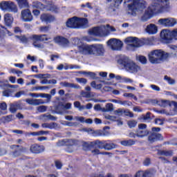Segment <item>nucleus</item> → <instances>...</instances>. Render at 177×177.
Wrapping results in <instances>:
<instances>
[{
	"instance_id": "nucleus-1",
	"label": "nucleus",
	"mask_w": 177,
	"mask_h": 177,
	"mask_svg": "<svg viewBox=\"0 0 177 177\" xmlns=\"http://www.w3.org/2000/svg\"><path fill=\"white\" fill-rule=\"evenodd\" d=\"M151 4L146 8L145 3H140V0H125L124 3L133 16H136L138 12L145 9L144 14L141 17V21H147L153 17V15L166 13L171 10V2L169 0H151Z\"/></svg>"
},
{
	"instance_id": "nucleus-2",
	"label": "nucleus",
	"mask_w": 177,
	"mask_h": 177,
	"mask_svg": "<svg viewBox=\"0 0 177 177\" xmlns=\"http://www.w3.org/2000/svg\"><path fill=\"white\" fill-rule=\"evenodd\" d=\"M72 44L76 46L77 52L82 55H103L104 53V47L103 44H93L88 46L82 44L81 39H73Z\"/></svg>"
},
{
	"instance_id": "nucleus-3",
	"label": "nucleus",
	"mask_w": 177,
	"mask_h": 177,
	"mask_svg": "<svg viewBox=\"0 0 177 177\" xmlns=\"http://www.w3.org/2000/svg\"><path fill=\"white\" fill-rule=\"evenodd\" d=\"M148 56L150 63L152 64H158V63H161L162 60L169 59V57L172 56V53H167L164 51V50L159 49L151 51Z\"/></svg>"
},
{
	"instance_id": "nucleus-4",
	"label": "nucleus",
	"mask_w": 177,
	"mask_h": 177,
	"mask_svg": "<svg viewBox=\"0 0 177 177\" xmlns=\"http://www.w3.org/2000/svg\"><path fill=\"white\" fill-rule=\"evenodd\" d=\"M66 24V27L69 28H85L88 27V19L86 18L73 17L69 19Z\"/></svg>"
},
{
	"instance_id": "nucleus-5",
	"label": "nucleus",
	"mask_w": 177,
	"mask_h": 177,
	"mask_svg": "<svg viewBox=\"0 0 177 177\" xmlns=\"http://www.w3.org/2000/svg\"><path fill=\"white\" fill-rule=\"evenodd\" d=\"M119 62H121V64L124 66L127 71L131 74H138V73L142 71V68L128 57H124Z\"/></svg>"
},
{
	"instance_id": "nucleus-6",
	"label": "nucleus",
	"mask_w": 177,
	"mask_h": 177,
	"mask_svg": "<svg viewBox=\"0 0 177 177\" xmlns=\"http://www.w3.org/2000/svg\"><path fill=\"white\" fill-rule=\"evenodd\" d=\"M160 38L165 44H172L174 41H177V28L164 29L160 32Z\"/></svg>"
},
{
	"instance_id": "nucleus-7",
	"label": "nucleus",
	"mask_w": 177,
	"mask_h": 177,
	"mask_svg": "<svg viewBox=\"0 0 177 177\" xmlns=\"http://www.w3.org/2000/svg\"><path fill=\"white\" fill-rule=\"evenodd\" d=\"M45 5L42 3L36 1L33 3V8H37V9H41V10H49L50 12H55L57 13L59 12V8L52 3V0H42Z\"/></svg>"
},
{
	"instance_id": "nucleus-8",
	"label": "nucleus",
	"mask_w": 177,
	"mask_h": 177,
	"mask_svg": "<svg viewBox=\"0 0 177 177\" xmlns=\"http://www.w3.org/2000/svg\"><path fill=\"white\" fill-rule=\"evenodd\" d=\"M124 44L127 45L128 49L132 50L133 48H140L143 45L146 44V40L145 39H139L138 37H129L125 39Z\"/></svg>"
},
{
	"instance_id": "nucleus-9",
	"label": "nucleus",
	"mask_w": 177,
	"mask_h": 177,
	"mask_svg": "<svg viewBox=\"0 0 177 177\" xmlns=\"http://www.w3.org/2000/svg\"><path fill=\"white\" fill-rule=\"evenodd\" d=\"M0 9L3 12H12V13H17L19 8L17 5L11 1H3L0 3Z\"/></svg>"
},
{
	"instance_id": "nucleus-10",
	"label": "nucleus",
	"mask_w": 177,
	"mask_h": 177,
	"mask_svg": "<svg viewBox=\"0 0 177 177\" xmlns=\"http://www.w3.org/2000/svg\"><path fill=\"white\" fill-rule=\"evenodd\" d=\"M88 34L94 35V37H107L109 35V29L106 28V26L102 25L93 28L88 31Z\"/></svg>"
},
{
	"instance_id": "nucleus-11",
	"label": "nucleus",
	"mask_w": 177,
	"mask_h": 177,
	"mask_svg": "<svg viewBox=\"0 0 177 177\" xmlns=\"http://www.w3.org/2000/svg\"><path fill=\"white\" fill-rule=\"evenodd\" d=\"M158 23L160 26L169 28L176 26L177 20L174 17L163 18L158 19Z\"/></svg>"
},
{
	"instance_id": "nucleus-12",
	"label": "nucleus",
	"mask_w": 177,
	"mask_h": 177,
	"mask_svg": "<svg viewBox=\"0 0 177 177\" xmlns=\"http://www.w3.org/2000/svg\"><path fill=\"white\" fill-rule=\"evenodd\" d=\"M107 44L112 50H121L122 48V41L117 39H111L107 41Z\"/></svg>"
},
{
	"instance_id": "nucleus-13",
	"label": "nucleus",
	"mask_w": 177,
	"mask_h": 177,
	"mask_svg": "<svg viewBox=\"0 0 177 177\" xmlns=\"http://www.w3.org/2000/svg\"><path fill=\"white\" fill-rule=\"evenodd\" d=\"M146 128H147V125L145 124H138V129L136 130L137 138L143 139V138H146L149 135V131Z\"/></svg>"
},
{
	"instance_id": "nucleus-14",
	"label": "nucleus",
	"mask_w": 177,
	"mask_h": 177,
	"mask_svg": "<svg viewBox=\"0 0 177 177\" xmlns=\"http://www.w3.org/2000/svg\"><path fill=\"white\" fill-rule=\"evenodd\" d=\"M122 3V0H107V5L110 12H115Z\"/></svg>"
},
{
	"instance_id": "nucleus-15",
	"label": "nucleus",
	"mask_w": 177,
	"mask_h": 177,
	"mask_svg": "<svg viewBox=\"0 0 177 177\" xmlns=\"http://www.w3.org/2000/svg\"><path fill=\"white\" fill-rule=\"evenodd\" d=\"M21 17L24 21H32L33 17L31 11L29 9L23 10L21 12Z\"/></svg>"
},
{
	"instance_id": "nucleus-16",
	"label": "nucleus",
	"mask_w": 177,
	"mask_h": 177,
	"mask_svg": "<svg viewBox=\"0 0 177 177\" xmlns=\"http://www.w3.org/2000/svg\"><path fill=\"white\" fill-rule=\"evenodd\" d=\"M102 145L103 143L99 140L90 142H85L83 145L84 150H89L91 147H97L98 149H102Z\"/></svg>"
},
{
	"instance_id": "nucleus-17",
	"label": "nucleus",
	"mask_w": 177,
	"mask_h": 177,
	"mask_svg": "<svg viewBox=\"0 0 177 177\" xmlns=\"http://www.w3.org/2000/svg\"><path fill=\"white\" fill-rule=\"evenodd\" d=\"M54 41L55 44H57L59 46H62V48H66V46H68V45H70L68 39L61 36L55 37Z\"/></svg>"
},
{
	"instance_id": "nucleus-18",
	"label": "nucleus",
	"mask_w": 177,
	"mask_h": 177,
	"mask_svg": "<svg viewBox=\"0 0 177 177\" xmlns=\"http://www.w3.org/2000/svg\"><path fill=\"white\" fill-rule=\"evenodd\" d=\"M145 31L149 35H154L158 32V27L154 24H150L146 27Z\"/></svg>"
},
{
	"instance_id": "nucleus-19",
	"label": "nucleus",
	"mask_w": 177,
	"mask_h": 177,
	"mask_svg": "<svg viewBox=\"0 0 177 177\" xmlns=\"http://www.w3.org/2000/svg\"><path fill=\"white\" fill-rule=\"evenodd\" d=\"M17 110H21V105L20 102H14L10 104L9 105V111L12 114L17 113Z\"/></svg>"
},
{
	"instance_id": "nucleus-20",
	"label": "nucleus",
	"mask_w": 177,
	"mask_h": 177,
	"mask_svg": "<svg viewBox=\"0 0 177 177\" xmlns=\"http://www.w3.org/2000/svg\"><path fill=\"white\" fill-rule=\"evenodd\" d=\"M30 151L35 154H39V153L45 151V147L44 145L34 144L30 147Z\"/></svg>"
},
{
	"instance_id": "nucleus-21",
	"label": "nucleus",
	"mask_w": 177,
	"mask_h": 177,
	"mask_svg": "<svg viewBox=\"0 0 177 177\" xmlns=\"http://www.w3.org/2000/svg\"><path fill=\"white\" fill-rule=\"evenodd\" d=\"M32 41H40V42H45V41H49L50 37L47 36V35H33L31 37Z\"/></svg>"
},
{
	"instance_id": "nucleus-22",
	"label": "nucleus",
	"mask_w": 177,
	"mask_h": 177,
	"mask_svg": "<svg viewBox=\"0 0 177 177\" xmlns=\"http://www.w3.org/2000/svg\"><path fill=\"white\" fill-rule=\"evenodd\" d=\"M26 103L30 106H39V104H45V102L42 99H26Z\"/></svg>"
},
{
	"instance_id": "nucleus-23",
	"label": "nucleus",
	"mask_w": 177,
	"mask_h": 177,
	"mask_svg": "<svg viewBox=\"0 0 177 177\" xmlns=\"http://www.w3.org/2000/svg\"><path fill=\"white\" fill-rule=\"evenodd\" d=\"M3 20L6 26L10 27L13 23V16H12V14L6 13L3 16Z\"/></svg>"
},
{
	"instance_id": "nucleus-24",
	"label": "nucleus",
	"mask_w": 177,
	"mask_h": 177,
	"mask_svg": "<svg viewBox=\"0 0 177 177\" xmlns=\"http://www.w3.org/2000/svg\"><path fill=\"white\" fill-rule=\"evenodd\" d=\"M149 140L151 143L153 142H157V140H162V136L158 133H152L149 136Z\"/></svg>"
},
{
	"instance_id": "nucleus-25",
	"label": "nucleus",
	"mask_w": 177,
	"mask_h": 177,
	"mask_svg": "<svg viewBox=\"0 0 177 177\" xmlns=\"http://www.w3.org/2000/svg\"><path fill=\"white\" fill-rule=\"evenodd\" d=\"M40 19L41 21H44V23H52V21H55V17L49 14H42Z\"/></svg>"
},
{
	"instance_id": "nucleus-26",
	"label": "nucleus",
	"mask_w": 177,
	"mask_h": 177,
	"mask_svg": "<svg viewBox=\"0 0 177 177\" xmlns=\"http://www.w3.org/2000/svg\"><path fill=\"white\" fill-rule=\"evenodd\" d=\"M60 86H64L65 88H73V89H82V87L80 85L74 83H68L67 82H61Z\"/></svg>"
},
{
	"instance_id": "nucleus-27",
	"label": "nucleus",
	"mask_w": 177,
	"mask_h": 177,
	"mask_svg": "<svg viewBox=\"0 0 177 177\" xmlns=\"http://www.w3.org/2000/svg\"><path fill=\"white\" fill-rule=\"evenodd\" d=\"M19 9H24V8H30L28 0H16Z\"/></svg>"
},
{
	"instance_id": "nucleus-28",
	"label": "nucleus",
	"mask_w": 177,
	"mask_h": 177,
	"mask_svg": "<svg viewBox=\"0 0 177 177\" xmlns=\"http://www.w3.org/2000/svg\"><path fill=\"white\" fill-rule=\"evenodd\" d=\"M74 143V141L73 140H62L59 141L57 145V146H68L69 145L72 146V145Z\"/></svg>"
},
{
	"instance_id": "nucleus-29",
	"label": "nucleus",
	"mask_w": 177,
	"mask_h": 177,
	"mask_svg": "<svg viewBox=\"0 0 177 177\" xmlns=\"http://www.w3.org/2000/svg\"><path fill=\"white\" fill-rule=\"evenodd\" d=\"M41 120H44V121H48V120H50V121H56V120H57V118L49 113H46L41 115Z\"/></svg>"
},
{
	"instance_id": "nucleus-30",
	"label": "nucleus",
	"mask_w": 177,
	"mask_h": 177,
	"mask_svg": "<svg viewBox=\"0 0 177 177\" xmlns=\"http://www.w3.org/2000/svg\"><path fill=\"white\" fill-rule=\"evenodd\" d=\"M156 104L160 107H167V106H171V101L167 100H160L156 101Z\"/></svg>"
},
{
	"instance_id": "nucleus-31",
	"label": "nucleus",
	"mask_w": 177,
	"mask_h": 177,
	"mask_svg": "<svg viewBox=\"0 0 177 177\" xmlns=\"http://www.w3.org/2000/svg\"><path fill=\"white\" fill-rule=\"evenodd\" d=\"M135 143H136L135 140L131 139L120 141V145H122V146H125V147L133 146Z\"/></svg>"
},
{
	"instance_id": "nucleus-32",
	"label": "nucleus",
	"mask_w": 177,
	"mask_h": 177,
	"mask_svg": "<svg viewBox=\"0 0 177 177\" xmlns=\"http://www.w3.org/2000/svg\"><path fill=\"white\" fill-rule=\"evenodd\" d=\"M42 128H48V129H55L57 128V123H44L41 124Z\"/></svg>"
},
{
	"instance_id": "nucleus-33",
	"label": "nucleus",
	"mask_w": 177,
	"mask_h": 177,
	"mask_svg": "<svg viewBox=\"0 0 177 177\" xmlns=\"http://www.w3.org/2000/svg\"><path fill=\"white\" fill-rule=\"evenodd\" d=\"M19 147H20V146H19V145L10 146V149H12V150H16L12 153L13 157H19V156H20L21 154V150H17V149H19Z\"/></svg>"
},
{
	"instance_id": "nucleus-34",
	"label": "nucleus",
	"mask_w": 177,
	"mask_h": 177,
	"mask_svg": "<svg viewBox=\"0 0 177 177\" xmlns=\"http://www.w3.org/2000/svg\"><path fill=\"white\" fill-rule=\"evenodd\" d=\"M116 147L117 145L113 142L105 143L103 145V149H104V150H113V149H116Z\"/></svg>"
},
{
	"instance_id": "nucleus-35",
	"label": "nucleus",
	"mask_w": 177,
	"mask_h": 177,
	"mask_svg": "<svg viewBox=\"0 0 177 177\" xmlns=\"http://www.w3.org/2000/svg\"><path fill=\"white\" fill-rule=\"evenodd\" d=\"M171 104H172L174 106L173 109L169 111V115H176L177 114V102L175 101H171Z\"/></svg>"
},
{
	"instance_id": "nucleus-36",
	"label": "nucleus",
	"mask_w": 177,
	"mask_h": 177,
	"mask_svg": "<svg viewBox=\"0 0 177 177\" xmlns=\"http://www.w3.org/2000/svg\"><path fill=\"white\" fill-rule=\"evenodd\" d=\"M113 104L107 103L105 107L102 108V111H103L104 113H107L109 111H113Z\"/></svg>"
},
{
	"instance_id": "nucleus-37",
	"label": "nucleus",
	"mask_w": 177,
	"mask_h": 177,
	"mask_svg": "<svg viewBox=\"0 0 177 177\" xmlns=\"http://www.w3.org/2000/svg\"><path fill=\"white\" fill-rule=\"evenodd\" d=\"M12 117H13V115H12L3 116V117L1 118L0 121H1V122H3V124H6V123L10 122V121H12Z\"/></svg>"
},
{
	"instance_id": "nucleus-38",
	"label": "nucleus",
	"mask_w": 177,
	"mask_h": 177,
	"mask_svg": "<svg viewBox=\"0 0 177 177\" xmlns=\"http://www.w3.org/2000/svg\"><path fill=\"white\" fill-rule=\"evenodd\" d=\"M156 171L153 170H147L144 171V177H155Z\"/></svg>"
},
{
	"instance_id": "nucleus-39",
	"label": "nucleus",
	"mask_w": 177,
	"mask_h": 177,
	"mask_svg": "<svg viewBox=\"0 0 177 177\" xmlns=\"http://www.w3.org/2000/svg\"><path fill=\"white\" fill-rule=\"evenodd\" d=\"M136 59L142 64H146L147 63V58L143 55H138Z\"/></svg>"
},
{
	"instance_id": "nucleus-40",
	"label": "nucleus",
	"mask_w": 177,
	"mask_h": 177,
	"mask_svg": "<svg viewBox=\"0 0 177 177\" xmlns=\"http://www.w3.org/2000/svg\"><path fill=\"white\" fill-rule=\"evenodd\" d=\"M164 80L165 81H167L169 85H175L176 84L175 80L172 79L170 77H168L167 75L165 76Z\"/></svg>"
},
{
	"instance_id": "nucleus-41",
	"label": "nucleus",
	"mask_w": 177,
	"mask_h": 177,
	"mask_svg": "<svg viewBox=\"0 0 177 177\" xmlns=\"http://www.w3.org/2000/svg\"><path fill=\"white\" fill-rule=\"evenodd\" d=\"M35 78H38L39 80H42L44 78H50V75L49 74H38L33 75Z\"/></svg>"
},
{
	"instance_id": "nucleus-42",
	"label": "nucleus",
	"mask_w": 177,
	"mask_h": 177,
	"mask_svg": "<svg viewBox=\"0 0 177 177\" xmlns=\"http://www.w3.org/2000/svg\"><path fill=\"white\" fill-rule=\"evenodd\" d=\"M33 41V46L35 48H37V49H44V44L41 43H38L39 40H32Z\"/></svg>"
},
{
	"instance_id": "nucleus-43",
	"label": "nucleus",
	"mask_w": 177,
	"mask_h": 177,
	"mask_svg": "<svg viewBox=\"0 0 177 177\" xmlns=\"http://www.w3.org/2000/svg\"><path fill=\"white\" fill-rule=\"evenodd\" d=\"M120 82H121L122 84H132V82H133V80L131 78L122 77V80L120 81Z\"/></svg>"
},
{
	"instance_id": "nucleus-44",
	"label": "nucleus",
	"mask_w": 177,
	"mask_h": 177,
	"mask_svg": "<svg viewBox=\"0 0 177 177\" xmlns=\"http://www.w3.org/2000/svg\"><path fill=\"white\" fill-rule=\"evenodd\" d=\"M37 110L39 113H45L48 110V106L45 105H41L37 107Z\"/></svg>"
},
{
	"instance_id": "nucleus-45",
	"label": "nucleus",
	"mask_w": 177,
	"mask_h": 177,
	"mask_svg": "<svg viewBox=\"0 0 177 177\" xmlns=\"http://www.w3.org/2000/svg\"><path fill=\"white\" fill-rule=\"evenodd\" d=\"M127 124L129 128H135L138 125V122L136 120H129Z\"/></svg>"
},
{
	"instance_id": "nucleus-46",
	"label": "nucleus",
	"mask_w": 177,
	"mask_h": 177,
	"mask_svg": "<svg viewBox=\"0 0 177 177\" xmlns=\"http://www.w3.org/2000/svg\"><path fill=\"white\" fill-rule=\"evenodd\" d=\"M158 153L161 154V156H165L166 157L172 156V151H160Z\"/></svg>"
},
{
	"instance_id": "nucleus-47",
	"label": "nucleus",
	"mask_w": 177,
	"mask_h": 177,
	"mask_svg": "<svg viewBox=\"0 0 177 177\" xmlns=\"http://www.w3.org/2000/svg\"><path fill=\"white\" fill-rule=\"evenodd\" d=\"M45 89H49V86H38L36 87H33L32 91H44Z\"/></svg>"
},
{
	"instance_id": "nucleus-48",
	"label": "nucleus",
	"mask_w": 177,
	"mask_h": 177,
	"mask_svg": "<svg viewBox=\"0 0 177 177\" xmlns=\"http://www.w3.org/2000/svg\"><path fill=\"white\" fill-rule=\"evenodd\" d=\"M0 110H1V111H6V110H8V104H6V102H3L0 103Z\"/></svg>"
},
{
	"instance_id": "nucleus-49",
	"label": "nucleus",
	"mask_w": 177,
	"mask_h": 177,
	"mask_svg": "<svg viewBox=\"0 0 177 177\" xmlns=\"http://www.w3.org/2000/svg\"><path fill=\"white\" fill-rule=\"evenodd\" d=\"M77 82H78L79 84H83L84 85H85L86 84V82H88V81L86 80V79L85 78H79L77 77L76 79Z\"/></svg>"
},
{
	"instance_id": "nucleus-50",
	"label": "nucleus",
	"mask_w": 177,
	"mask_h": 177,
	"mask_svg": "<svg viewBox=\"0 0 177 177\" xmlns=\"http://www.w3.org/2000/svg\"><path fill=\"white\" fill-rule=\"evenodd\" d=\"M29 96H31V97H44V93H32L29 94Z\"/></svg>"
},
{
	"instance_id": "nucleus-51",
	"label": "nucleus",
	"mask_w": 177,
	"mask_h": 177,
	"mask_svg": "<svg viewBox=\"0 0 177 177\" xmlns=\"http://www.w3.org/2000/svg\"><path fill=\"white\" fill-rule=\"evenodd\" d=\"M80 95L83 97H86V98L91 97V92H85L84 91H82L80 93Z\"/></svg>"
},
{
	"instance_id": "nucleus-52",
	"label": "nucleus",
	"mask_w": 177,
	"mask_h": 177,
	"mask_svg": "<svg viewBox=\"0 0 177 177\" xmlns=\"http://www.w3.org/2000/svg\"><path fill=\"white\" fill-rule=\"evenodd\" d=\"M150 88L153 91H156V92H160V91H161V88L158 86L155 85V84H151Z\"/></svg>"
},
{
	"instance_id": "nucleus-53",
	"label": "nucleus",
	"mask_w": 177,
	"mask_h": 177,
	"mask_svg": "<svg viewBox=\"0 0 177 177\" xmlns=\"http://www.w3.org/2000/svg\"><path fill=\"white\" fill-rule=\"evenodd\" d=\"M15 38H17V39H19L21 42H27V37L26 36H15Z\"/></svg>"
},
{
	"instance_id": "nucleus-54",
	"label": "nucleus",
	"mask_w": 177,
	"mask_h": 177,
	"mask_svg": "<svg viewBox=\"0 0 177 177\" xmlns=\"http://www.w3.org/2000/svg\"><path fill=\"white\" fill-rule=\"evenodd\" d=\"M124 115H127V117H130L131 118H133V113L129 110H124Z\"/></svg>"
},
{
	"instance_id": "nucleus-55",
	"label": "nucleus",
	"mask_w": 177,
	"mask_h": 177,
	"mask_svg": "<svg viewBox=\"0 0 177 177\" xmlns=\"http://www.w3.org/2000/svg\"><path fill=\"white\" fill-rule=\"evenodd\" d=\"M133 177H145V171H138L136 173Z\"/></svg>"
},
{
	"instance_id": "nucleus-56",
	"label": "nucleus",
	"mask_w": 177,
	"mask_h": 177,
	"mask_svg": "<svg viewBox=\"0 0 177 177\" xmlns=\"http://www.w3.org/2000/svg\"><path fill=\"white\" fill-rule=\"evenodd\" d=\"M39 30L41 32H46L49 31V26H41L39 28Z\"/></svg>"
},
{
	"instance_id": "nucleus-57",
	"label": "nucleus",
	"mask_w": 177,
	"mask_h": 177,
	"mask_svg": "<svg viewBox=\"0 0 177 177\" xmlns=\"http://www.w3.org/2000/svg\"><path fill=\"white\" fill-rule=\"evenodd\" d=\"M123 96H124V97H133V99H136V100L138 99L136 96L132 93H124Z\"/></svg>"
},
{
	"instance_id": "nucleus-58",
	"label": "nucleus",
	"mask_w": 177,
	"mask_h": 177,
	"mask_svg": "<svg viewBox=\"0 0 177 177\" xmlns=\"http://www.w3.org/2000/svg\"><path fill=\"white\" fill-rule=\"evenodd\" d=\"M155 123L157 125H162V124H164V120L158 118L155 120Z\"/></svg>"
},
{
	"instance_id": "nucleus-59",
	"label": "nucleus",
	"mask_w": 177,
	"mask_h": 177,
	"mask_svg": "<svg viewBox=\"0 0 177 177\" xmlns=\"http://www.w3.org/2000/svg\"><path fill=\"white\" fill-rule=\"evenodd\" d=\"M111 102H112L113 103H116L118 104H122V105H124L125 104V102H122L121 100H111Z\"/></svg>"
},
{
	"instance_id": "nucleus-60",
	"label": "nucleus",
	"mask_w": 177,
	"mask_h": 177,
	"mask_svg": "<svg viewBox=\"0 0 177 177\" xmlns=\"http://www.w3.org/2000/svg\"><path fill=\"white\" fill-rule=\"evenodd\" d=\"M142 118L145 121L150 120V112H147L146 115H142Z\"/></svg>"
},
{
	"instance_id": "nucleus-61",
	"label": "nucleus",
	"mask_w": 177,
	"mask_h": 177,
	"mask_svg": "<svg viewBox=\"0 0 177 177\" xmlns=\"http://www.w3.org/2000/svg\"><path fill=\"white\" fill-rule=\"evenodd\" d=\"M106 28L108 30V32H109V31H112V32L116 31L115 28H114L113 26H110L109 24H107L106 26Z\"/></svg>"
},
{
	"instance_id": "nucleus-62",
	"label": "nucleus",
	"mask_w": 177,
	"mask_h": 177,
	"mask_svg": "<svg viewBox=\"0 0 177 177\" xmlns=\"http://www.w3.org/2000/svg\"><path fill=\"white\" fill-rule=\"evenodd\" d=\"M124 109H120L115 111V113H117V114H118L119 115H122V114H124Z\"/></svg>"
},
{
	"instance_id": "nucleus-63",
	"label": "nucleus",
	"mask_w": 177,
	"mask_h": 177,
	"mask_svg": "<svg viewBox=\"0 0 177 177\" xmlns=\"http://www.w3.org/2000/svg\"><path fill=\"white\" fill-rule=\"evenodd\" d=\"M144 165L146 167L150 165V158H146L143 162Z\"/></svg>"
},
{
	"instance_id": "nucleus-64",
	"label": "nucleus",
	"mask_w": 177,
	"mask_h": 177,
	"mask_svg": "<svg viewBox=\"0 0 177 177\" xmlns=\"http://www.w3.org/2000/svg\"><path fill=\"white\" fill-rule=\"evenodd\" d=\"M75 120L77 121H80V122H85V118L84 117H75Z\"/></svg>"
}]
</instances>
